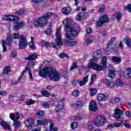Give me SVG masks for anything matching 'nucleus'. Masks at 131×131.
I'll list each match as a JSON object with an SVG mask.
<instances>
[{
    "instance_id": "72a5a7b5",
    "label": "nucleus",
    "mask_w": 131,
    "mask_h": 131,
    "mask_svg": "<svg viewBox=\"0 0 131 131\" xmlns=\"http://www.w3.org/2000/svg\"><path fill=\"white\" fill-rule=\"evenodd\" d=\"M94 38L92 37H90V38H88L87 40H86V45L88 46L90 45V44H92L94 41Z\"/></svg>"
},
{
    "instance_id": "f03ea898",
    "label": "nucleus",
    "mask_w": 131,
    "mask_h": 131,
    "mask_svg": "<svg viewBox=\"0 0 131 131\" xmlns=\"http://www.w3.org/2000/svg\"><path fill=\"white\" fill-rule=\"evenodd\" d=\"M102 53L100 49H98L93 53V58L88 63V68L97 70V71H101L103 68H106L107 64V57H103L101 61L102 65L97 64L99 59L101 58Z\"/></svg>"
},
{
    "instance_id": "338daca9",
    "label": "nucleus",
    "mask_w": 131,
    "mask_h": 131,
    "mask_svg": "<svg viewBox=\"0 0 131 131\" xmlns=\"http://www.w3.org/2000/svg\"><path fill=\"white\" fill-rule=\"evenodd\" d=\"M119 47H120V48H123V47H124V45L121 41H120V42Z\"/></svg>"
},
{
    "instance_id": "680f3d73",
    "label": "nucleus",
    "mask_w": 131,
    "mask_h": 131,
    "mask_svg": "<svg viewBox=\"0 0 131 131\" xmlns=\"http://www.w3.org/2000/svg\"><path fill=\"white\" fill-rule=\"evenodd\" d=\"M46 89H47L48 90H52V89H54V86L51 85H47Z\"/></svg>"
},
{
    "instance_id": "412c9836",
    "label": "nucleus",
    "mask_w": 131,
    "mask_h": 131,
    "mask_svg": "<svg viewBox=\"0 0 131 131\" xmlns=\"http://www.w3.org/2000/svg\"><path fill=\"white\" fill-rule=\"evenodd\" d=\"M89 81V76L88 75H86L84 77H83L82 80H80V81H79V84L80 85V86H82V85H85Z\"/></svg>"
},
{
    "instance_id": "3c124183",
    "label": "nucleus",
    "mask_w": 131,
    "mask_h": 131,
    "mask_svg": "<svg viewBox=\"0 0 131 131\" xmlns=\"http://www.w3.org/2000/svg\"><path fill=\"white\" fill-rule=\"evenodd\" d=\"M41 106L42 107H43L44 108H48L50 106V104H49L48 103H41Z\"/></svg>"
},
{
    "instance_id": "5fc2aeb1",
    "label": "nucleus",
    "mask_w": 131,
    "mask_h": 131,
    "mask_svg": "<svg viewBox=\"0 0 131 131\" xmlns=\"http://www.w3.org/2000/svg\"><path fill=\"white\" fill-rule=\"evenodd\" d=\"M123 125H125V127H127V128H129V127H130V124L129 123H123Z\"/></svg>"
},
{
    "instance_id": "8fccbe9b",
    "label": "nucleus",
    "mask_w": 131,
    "mask_h": 131,
    "mask_svg": "<svg viewBox=\"0 0 131 131\" xmlns=\"http://www.w3.org/2000/svg\"><path fill=\"white\" fill-rule=\"evenodd\" d=\"M20 35H19L18 33H14V34H13V38L14 39H19V40H20Z\"/></svg>"
},
{
    "instance_id": "2f4dec72",
    "label": "nucleus",
    "mask_w": 131,
    "mask_h": 131,
    "mask_svg": "<svg viewBox=\"0 0 131 131\" xmlns=\"http://www.w3.org/2000/svg\"><path fill=\"white\" fill-rule=\"evenodd\" d=\"M112 60H113L114 62H116V63H120L121 62V59L120 57L113 56Z\"/></svg>"
},
{
    "instance_id": "c9c22d12",
    "label": "nucleus",
    "mask_w": 131,
    "mask_h": 131,
    "mask_svg": "<svg viewBox=\"0 0 131 131\" xmlns=\"http://www.w3.org/2000/svg\"><path fill=\"white\" fill-rule=\"evenodd\" d=\"M115 40V38H114V37L112 38L111 39V40H110V41L108 43V45H107V49L110 48V46H111V45H112L113 42H114Z\"/></svg>"
},
{
    "instance_id": "dca6fc26",
    "label": "nucleus",
    "mask_w": 131,
    "mask_h": 131,
    "mask_svg": "<svg viewBox=\"0 0 131 131\" xmlns=\"http://www.w3.org/2000/svg\"><path fill=\"white\" fill-rule=\"evenodd\" d=\"M66 101V99L63 98L62 100H61L58 104L57 106L55 107V111L56 112H60L61 110H62L63 106V102H64Z\"/></svg>"
},
{
    "instance_id": "58836bf2",
    "label": "nucleus",
    "mask_w": 131,
    "mask_h": 131,
    "mask_svg": "<svg viewBox=\"0 0 131 131\" xmlns=\"http://www.w3.org/2000/svg\"><path fill=\"white\" fill-rule=\"evenodd\" d=\"M26 70H28L29 72V78H30V79H33V77L32 73L29 67H28V66H26Z\"/></svg>"
},
{
    "instance_id": "ddd939ff",
    "label": "nucleus",
    "mask_w": 131,
    "mask_h": 131,
    "mask_svg": "<svg viewBox=\"0 0 131 131\" xmlns=\"http://www.w3.org/2000/svg\"><path fill=\"white\" fill-rule=\"evenodd\" d=\"M84 104L81 101H78L76 103L72 104L71 107L74 109H81L83 106Z\"/></svg>"
},
{
    "instance_id": "423d86ee",
    "label": "nucleus",
    "mask_w": 131,
    "mask_h": 131,
    "mask_svg": "<svg viewBox=\"0 0 131 131\" xmlns=\"http://www.w3.org/2000/svg\"><path fill=\"white\" fill-rule=\"evenodd\" d=\"M51 15L52 13L51 12L45 13L43 16L39 17L34 21L35 27H43L47 25L48 18L51 17Z\"/></svg>"
},
{
    "instance_id": "bf43d9fd",
    "label": "nucleus",
    "mask_w": 131,
    "mask_h": 131,
    "mask_svg": "<svg viewBox=\"0 0 131 131\" xmlns=\"http://www.w3.org/2000/svg\"><path fill=\"white\" fill-rule=\"evenodd\" d=\"M16 55H17V53L16 52V51H12V52L11 53V57H16Z\"/></svg>"
},
{
    "instance_id": "6e6d98bb",
    "label": "nucleus",
    "mask_w": 131,
    "mask_h": 131,
    "mask_svg": "<svg viewBox=\"0 0 131 131\" xmlns=\"http://www.w3.org/2000/svg\"><path fill=\"white\" fill-rule=\"evenodd\" d=\"M15 13L17 15H21V14H23L24 11L23 10H19L18 11H16V12H15Z\"/></svg>"
},
{
    "instance_id": "bb28decb",
    "label": "nucleus",
    "mask_w": 131,
    "mask_h": 131,
    "mask_svg": "<svg viewBox=\"0 0 131 131\" xmlns=\"http://www.w3.org/2000/svg\"><path fill=\"white\" fill-rule=\"evenodd\" d=\"M48 123V119H45V120H37V125H45V124H47Z\"/></svg>"
},
{
    "instance_id": "a18cd8bd",
    "label": "nucleus",
    "mask_w": 131,
    "mask_h": 131,
    "mask_svg": "<svg viewBox=\"0 0 131 131\" xmlns=\"http://www.w3.org/2000/svg\"><path fill=\"white\" fill-rule=\"evenodd\" d=\"M97 92V91L96 89H91L90 90V94H91V96H94V95H96Z\"/></svg>"
},
{
    "instance_id": "f257e3e1",
    "label": "nucleus",
    "mask_w": 131,
    "mask_h": 131,
    "mask_svg": "<svg viewBox=\"0 0 131 131\" xmlns=\"http://www.w3.org/2000/svg\"><path fill=\"white\" fill-rule=\"evenodd\" d=\"M63 24L64 25V31L67 33L66 34L67 40L65 43L69 44L70 46H76L77 44V42H73L72 40L75 39L78 33L71 24V20L70 18H66L63 20Z\"/></svg>"
},
{
    "instance_id": "603ef678",
    "label": "nucleus",
    "mask_w": 131,
    "mask_h": 131,
    "mask_svg": "<svg viewBox=\"0 0 131 131\" xmlns=\"http://www.w3.org/2000/svg\"><path fill=\"white\" fill-rule=\"evenodd\" d=\"M104 7H100V8H99L98 10V12H99V13H101L102 12H104Z\"/></svg>"
},
{
    "instance_id": "1a4fd4ad",
    "label": "nucleus",
    "mask_w": 131,
    "mask_h": 131,
    "mask_svg": "<svg viewBox=\"0 0 131 131\" xmlns=\"http://www.w3.org/2000/svg\"><path fill=\"white\" fill-rule=\"evenodd\" d=\"M19 49H25L27 47L28 42L25 36L20 35V38L18 41Z\"/></svg>"
},
{
    "instance_id": "e433bc0d",
    "label": "nucleus",
    "mask_w": 131,
    "mask_h": 131,
    "mask_svg": "<svg viewBox=\"0 0 131 131\" xmlns=\"http://www.w3.org/2000/svg\"><path fill=\"white\" fill-rule=\"evenodd\" d=\"M96 74H93L92 75H91V80L90 81V83L89 84L90 85H92V84L94 83V79H95V78H96Z\"/></svg>"
},
{
    "instance_id": "79ce46f5",
    "label": "nucleus",
    "mask_w": 131,
    "mask_h": 131,
    "mask_svg": "<svg viewBox=\"0 0 131 131\" xmlns=\"http://www.w3.org/2000/svg\"><path fill=\"white\" fill-rule=\"evenodd\" d=\"M5 41L4 40H2V46L3 48V52H6V51H7V48L5 45Z\"/></svg>"
},
{
    "instance_id": "473e14b6",
    "label": "nucleus",
    "mask_w": 131,
    "mask_h": 131,
    "mask_svg": "<svg viewBox=\"0 0 131 131\" xmlns=\"http://www.w3.org/2000/svg\"><path fill=\"white\" fill-rule=\"evenodd\" d=\"M116 19L118 21H120L121 19L122 14L120 12H115Z\"/></svg>"
},
{
    "instance_id": "13d9d810",
    "label": "nucleus",
    "mask_w": 131,
    "mask_h": 131,
    "mask_svg": "<svg viewBox=\"0 0 131 131\" xmlns=\"http://www.w3.org/2000/svg\"><path fill=\"white\" fill-rule=\"evenodd\" d=\"M0 95L2 96H6V95H7V92L1 91L0 92Z\"/></svg>"
},
{
    "instance_id": "7ed1b4c3",
    "label": "nucleus",
    "mask_w": 131,
    "mask_h": 131,
    "mask_svg": "<svg viewBox=\"0 0 131 131\" xmlns=\"http://www.w3.org/2000/svg\"><path fill=\"white\" fill-rule=\"evenodd\" d=\"M39 74L42 77H47L48 76L51 79H53L55 81H58L60 78L59 73L52 67L43 68L39 71Z\"/></svg>"
},
{
    "instance_id": "9b49d317",
    "label": "nucleus",
    "mask_w": 131,
    "mask_h": 131,
    "mask_svg": "<svg viewBox=\"0 0 131 131\" xmlns=\"http://www.w3.org/2000/svg\"><path fill=\"white\" fill-rule=\"evenodd\" d=\"M114 117L117 121H119L121 118V115L123 114L122 110H121L119 108L114 109Z\"/></svg>"
},
{
    "instance_id": "4468645a",
    "label": "nucleus",
    "mask_w": 131,
    "mask_h": 131,
    "mask_svg": "<svg viewBox=\"0 0 131 131\" xmlns=\"http://www.w3.org/2000/svg\"><path fill=\"white\" fill-rule=\"evenodd\" d=\"M102 81L104 83H105L106 86L110 89L114 88L115 85L114 81H111L110 80H109V79H107V78H103L102 79Z\"/></svg>"
},
{
    "instance_id": "0eeeda50",
    "label": "nucleus",
    "mask_w": 131,
    "mask_h": 131,
    "mask_svg": "<svg viewBox=\"0 0 131 131\" xmlns=\"http://www.w3.org/2000/svg\"><path fill=\"white\" fill-rule=\"evenodd\" d=\"M19 117L20 116L18 113H16V114H14V113L10 114V118L13 121L14 127H15V128H18L20 125V123L18 122Z\"/></svg>"
},
{
    "instance_id": "6ab92c4d",
    "label": "nucleus",
    "mask_w": 131,
    "mask_h": 131,
    "mask_svg": "<svg viewBox=\"0 0 131 131\" xmlns=\"http://www.w3.org/2000/svg\"><path fill=\"white\" fill-rule=\"evenodd\" d=\"M123 74L126 78H130L131 77V68H127L124 71Z\"/></svg>"
},
{
    "instance_id": "ea45409f",
    "label": "nucleus",
    "mask_w": 131,
    "mask_h": 131,
    "mask_svg": "<svg viewBox=\"0 0 131 131\" xmlns=\"http://www.w3.org/2000/svg\"><path fill=\"white\" fill-rule=\"evenodd\" d=\"M41 93L45 97H49L50 96V93L48 92V91H42Z\"/></svg>"
},
{
    "instance_id": "37998d69",
    "label": "nucleus",
    "mask_w": 131,
    "mask_h": 131,
    "mask_svg": "<svg viewBox=\"0 0 131 131\" xmlns=\"http://www.w3.org/2000/svg\"><path fill=\"white\" fill-rule=\"evenodd\" d=\"M43 114H45V112L42 111L41 110H39L38 111V112L36 113V115L40 117L43 116Z\"/></svg>"
},
{
    "instance_id": "c03bdc74",
    "label": "nucleus",
    "mask_w": 131,
    "mask_h": 131,
    "mask_svg": "<svg viewBox=\"0 0 131 131\" xmlns=\"http://www.w3.org/2000/svg\"><path fill=\"white\" fill-rule=\"evenodd\" d=\"M92 124H93V122H89L87 124V129L88 130L93 129V126Z\"/></svg>"
},
{
    "instance_id": "aec40b11",
    "label": "nucleus",
    "mask_w": 131,
    "mask_h": 131,
    "mask_svg": "<svg viewBox=\"0 0 131 131\" xmlns=\"http://www.w3.org/2000/svg\"><path fill=\"white\" fill-rule=\"evenodd\" d=\"M48 123H50L49 126V130L50 131H58V129L57 127H54V124L52 122V120L48 119Z\"/></svg>"
},
{
    "instance_id": "c756f323",
    "label": "nucleus",
    "mask_w": 131,
    "mask_h": 131,
    "mask_svg": "<svg viewBox=\"0 0 131 131\" xmlns=\"http://www.w3.org/2000/svg\"><path fill=\"white\" fill-rule=\"evenodd\" d=\"M115 84L118 86H123V85H124V83L121 79H117L115 81Z\"/></svg>"
},
{
    "instance_id": "4be33fe9",
    "label": "nucleus",
    "mask_w": 131,
    "mask_h": 131,
    "mask_svg": "<svg viewBox=\"0 0 131 131\" xmlns=\"http://www.w3.org/2000/svg\"><path fill=\"white\" fill-rule=\"evenodd\" d=\"M61 12L64 14H70L71 13V8L70 7H63L61 9Z\"/></svg>"
},
{
    "instance_id": "7c9ffc66",
    "label": "nucleus",
    "mask_w": 131,
    "mask_h": 131,
    "mask_svg": "<svg viewBox=\"0 0 131 131\" xmlns=\"http://www.w3.org/2000/svg\"><path fill=\"white\" fill-rule=\"evenodd\" d=\"M25 72H26V70H24L23 71V72H21V74L20 76V77L18 78V80L15 81V82L12 83V85H14L15 84H17V83H18V81H20V80H21V79L23 76H24Z\"/></svg>"
},
{
    "instance_id": "49530a36",
    "label": "nucleus",
    "mask_w": 131,
    "mask_h": 131,
    "mask_svg": "<svg viewBox=\"0 0 131 131\" xmlns=\"http://www.w3.org/2000/svg\"><path fill=\"white\" fill-rule=\"evenodd\" d=\"M29 45L30 46V48H31L32 50L35 49V45L34 42H32L31 41V42H30Z\"/></svg>"
},
{
    "instance_id": "6e6552de",
    "label": "nucleus",
    "mask_w": 131,
    "mask_h": 131,
    "mask_svg": "<svg viewBox=\"0 0 131 131\" xmlns=\"http://www.w3.org/2000/svg\"><path fill=\"white\" fill-rule=\"evenodd\" d=\"M106 122V119L105 117H103L101 115H98L96 117L94 122L95 125L96 126H103Z\"/></svg>"
},
{
    "instance_id": "a19ab883",
    "label": "nucleus",
    "mask_w": 131,
    "mask_h": 131,
    "mask_svg": "<svg viewBox=\"0 0 131 131\" xmlns=\"http://www.w3.org/2000/svg\"><path fill=\"white\" fill-rule=\"evenodd\" d=\"M115 76V72L114 70H111L109 73V77L114 78Z\"/></svg>"
},
{
    "instance_id": "de8ad7c7",
    "label": "nucleus",
    "mask_w": 131,
    "mask_h": 131,
    "mask_svg": "<svg viewBox=\"0 0 131 131\" xmlns=\"http://www.w3.org/2000/svg\"><path fill=\"white\" fill-rule=\"evenodd\" d=\"M35 101H33V100H29V101H27L26 102V105H32V104H34Z\"/></svg>"
},
{
    "instance_id": "69168bd1",
    "label": "nucleus",
    "mask_w": 131,
    "mask_h": 131,
    "mask_svg": "<svg viewBox=\"0 0 131 131\" xmlns=\"http://www.w3.org/2000/svg\"><path fill=\"white\" fill-rule=\"evenodd\" d=\"M66 54H64V53H61L59 55V56L61 58H64L66 57Z\"/></svg>"
},
{
    "instance_id": "39448f33",
    "label": "nucleus",
    "mask_w": 131,
    "mask_h": 131,
    "mask_svg": "<svg viewBox=\"0 0 131 131\" xmlns=\"http://www.w3.org/2000/svg\"><path fill=\"white\" fill-rule=\"evenodd\" d=\"M61 29L60 28H58L56 31V39L55 40V45L53 44V43H49V42H46V41H42L41 44L45 46L46 47H49L53 45L52 47L56 48L57 46H62V42L61 41V37L60 34Z\"/></svg>"
},
{
    "instance_id": "4d7b16f0",
    "label": "nucleus",
    "mask_w": 131,
    "mask_h": 131,
    "mask_svg": "<svg viewBox=\"0 0 131 131\" xmlns=\"http://www.w3.org/2000/svg\"><path fill=\"white\" fill-rule=\"evenodd\" d=\"M125 115H126V116H127V117H130V116H131V112L130 111H127L125 113Z\"/></svg>"
},
{
    "instance_id": "f8f14e48",
    "label": "nucleus",
    "mask_w": 131,
    "mask_h": 131,
    "mask_svg": "<svg viewBox=\"0 0 131 131\" xmlns=\"http://www.w3.org/2000/svg\"><path fill=\"white\" fill-rule=\"evenodd\" d=\"M88 16V13L86 12H80V13H78L77 14V16L76 17V19L77 20H82L83 19H85Z\"/></svg>"
},
{
    "instance_id": "09e8293b",
    "label": "nucleus",
    "mask_w": 131,
    "mask_h": 131,
    "mask_svg": "<svg viewBox=\"0 0 131 131\" xmlns=\"http://www.w3.org/2000/svg\"><path fill=\"white\" fill-rule=\"evenodd\" d=\"M79 95V92L78 90H76L73 92V95L75 97H78Z\"/></svg>"
},
{
    "instance_id": "b1692460",
    "label": "nucleus",
    "mask_w": 131,
    "mask_h": 131,
    "mask_svg": "<svg viewBox=\"0 0 131 131\" xmlns=\"http://www.w3.org/2000/svg\"><path fill=\"white\" fill-rule=\"evenodd\" d=\"M123 42L128 47H131V38L129 37H125Z\"/></svg>"
},
{
    "instance_id": "20e7f679",
    "label": "nucleus",
    "mask_w": 131,
    "mask_h": 131,
    "mask_svg": "<svg viewBox=\"0 0 131 131\" xmlns=\"http://www.w3.org/2000/svg\"><path fill=\"white\" fill-rule=\"evenodd\" d=\"M3 19L5 20H13L15 21L13 25V30L15 31H19L20 29H21L26 26L25 21H20L18 23L19 17L15 16L14 15H5L3 17Z\"/></svg>"
},
{
    "instance_id": "052dcab7",
    "label": "nucleus",
    "mask_w": 131,
    "mask_h": 131,
    "mask_svg": "<svg viewBox=\"0 0 131 131\" xmlns=\"http://www.w3.org/2000/svg\"><path fill=\"white\" fill-rule=\"evenodd\" d=\"M120 101H121V99L120 98L117 97L115 99V101L116 103H119V102H120Z\"/></svg>"
},
{
    "instance_id": "393cba45",
    "label": "nucleus",
    "mask_w": 131,
    "mask_h": 131,
    "mask_svg": "<svg viewBox=\"0 0 131 131\" xmlns=\"http://www.w3.org/2000/svg\"><path fill=\"white\" fill-rule=\"evenodd\" d=\"M34 123V121H33V120L32 119V118H29L25 122V125L27 127H29V126H31V125H32V124H33Z\"/></svg>"
},
{
    "instance_id": "9d476101",
    "label": "nucleus",
    "mask_w": 131,
    "mask_h": 131,
    "mask_svg": "<svg viewBox=\"0 0 131 131\" xmlns=\"http://www.w3.org/2000/svg\"><path fill=\"white\" fill-rule=\"evenodd\" d=\"M108 17L107 15H103L100 17L99 20L97 23V25L98 27H102L104 24L108 23Z\"/></svg>"
},
{
    "instance_id": "f3484780",
    "label": "nucleus",
    "mask_w": 131,
    "mask_h": 131,
    "mask_svg": "<svg viewBox=\"0 0 131 131\" xmlns=\"http://www.w3.org/2000/svg\"><path fill=\"white\" fill-rule=\"evenodd\" d=\"M123 121L121 123H113V124H109L106 127V129L108 128H114V127H120L121 125H123Z\"/></svg>"
},
{
    "instance_id": "864d4df0",
    "label": "nucleus",
    "mask_w": 131,
    "mask_h": 131,
    "mask_svg": "<svg viewBox=\"0 0 131 131\" xmlns=\"http://www.w3.org/2000/svg\"><path fill=\"white\" fill-rule=\"evenodd\" d=\"M82 119H83V117H81L80 116L75 117L74 118V120L77 121H79V120H81Z\"/></svg>"
},
{
    "instance_id": "2eb2a0df",
    "label": "nucleus",
    "mask_w": 131,
    "mask_h": 131,
    "mask_svg": "<svg viewBox=\"0 0 131 131\" xmlns=\"http://www.w3.org/2000/svg\"><path fill=\"white\" fill-rule=\"evenodd\" d=\"M109 98L108 94L104 93V94H99L98 96L99 101H107Z\"/></svg>"
},
{
    "instance_id": "a878e982",
    "label": "nucleus",
    "mask_w": 131,
    "mask_h": 131,
    "mask_svg": "<svg viewBox=\"0 0 131 131\" xmlns=\"http://www.w3.org/2000/svg\"><path fill=\"white\" fill-rule=\"evenodd\" d=\"M12 41L13 38L12 37V35H8L7 37L6 43H7L8 45H11V43H12Z\"/></svg>"
},
{
    "instance_id": "4c0bfd02",
    "label": "nucleus",
    "mask_w": 131,
    "mask_h": 131,
    "mask_svg": "<svg viewBox=\"0 0 131 131\" xmlns=\"http://www.w3.org/2000/svg\"><path fill=\"white\" fill-rule=\"evenodd\" d=\"M78 126V124L77 122H72L71 124V128L72 129H75V128H77Z\"/></svg>"
},
{
    "instance_id": "c85d7f7f",
    "label": "nucleus",
    "mask_w": 131,
    "mask_h": 131,
    "mask_svg": "<svg viewBox=\"0 0 131 131\" xmlns=\"http://www.w3.org/2000/svg\"><path fill=\"white\" fill-rule=\"evenodd\" d=\"M11 69L9 66H6L3 70V73L4 74H8L9 72H10Z\"/></svg>"
},
{
    "instance_id": "a211bd4d",
    "label": "nucleus",
    "mask_w": 131,
    "mask_h": 131,
    "mask_svg": "<svg viewBox=\"0 0 131 131\" xmlns=\"http://www.w3.org/2000/svg\"><path fill=\"white\" fill-rule=\"evenodd\" d=\"M90 111L95 112L97 111L98 107L95 101H91L89 106Z\"/></svg>"
},
{
    "instance_id": "e2e57ef3",
    "label": "nucleus",
    "mask_w": 131,
    "mask_h": 131,
    "mask_svg": "<svg viewBox=\"0 0 131 131\" xmlns=\"http://www.w3.org/2000/svg\"><path fill=\"white\" fill-rule=\"evenodd\" d=\"M92 30L90 28H89L88 29H87L86 31L88 34H91V33H92Z\"/></svg>"
},
{
    "instance_id": "f704fd0d",
    "label": "nucleus",
    "mask_w": 131,
    "mask_h": 131,
    "mask_svg": "<svg viewBox=\"0 0 131 131\" xmlns=\"http://www.w3.org/2000/svg\"><path fill=\"white\" fill-rule=\"evenodd\" d=\"M77 67V63L76 62H73L72 66H71V68H70V70H73V69H76Z\"/></svg>"
},
{
    "instance_id": "cd10ccee",
    "label": "nucleus",
    "mask_w": 131,
    "mask_h": 131,
    "mask_svg": "<svg viewBox=\"0 0 131 131\" xmlns=\"http://www.w3.org/2000/svg\"><path fill=\"white\" fill-rule=\"evenodd\" d=\"M37 58V54H36V53H34V54H31V55H30L29 57H27L26 59V60H36Z\"/></svg>"
},
{
    "instance_id": "774afa93",
    "label": "nucleus",
    "mask_w": 131,
    "mask_h": 131,
    "mask_svg": "<svg viewBox=\"0 0 131 131\" xmlns=\"http://www.w3.org/2000/svg\"><path fill=\"white\" fill-rule=\"evenodd\" d=\"M46 34H47V35H50V34H51V30H47L46 31Z\"/></svg>"
},
{
    "instance_id": "0e129e2a",
    "label": "nucleus",
    "mask_w": 131,
    "mask_h": 131,
    "mask_svg": "<svg viewBox=\"0 0 131 131\" xmlns=\"http://www.w3.org/2000/svg\"><path fill=\"white\" fill-rule=\"evenodd\" d=\"M126 8L128 9V11L131 12V4H128Z\"/></svg>"
},
{
    "instance_id": "5701e85b",
    "label": "nucleus",
    "mask_w": 131,
    "mask_h": 131,
    "mask_svg": "<svg viewBox=\"0 0 131 131\" xmlns=\"http://www.w3.org/2000/svg\"><path fill=\"white\" fill-rule=\"evenodd\" d=\"M1 125L5 129L10 130V124L9 123L5 122V121H2L1 122Z\"/></svg>"
}]
</instances>
